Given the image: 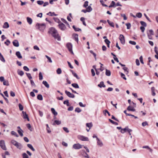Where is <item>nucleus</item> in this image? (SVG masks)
<instances>
[{"label":"nucleus","mask_w":158,"mask_h":158,"mask_svg":"<svg viewBox=\"0 0 158 158\" xmlns=\"http://www.w3.org/2000/svg\"><path fill=\"white\" fill-rule=\"evenodd\" d=\"M50 32L55 38L57 39L58 40H60V37L57 31L54 28H51L50 29Z\"/></svg>","instance_id":"obj_1"},{"label":"nucleus","mask_w":158,"mask_h":158,"mask_svg":"<svg viewBox=\"0 0 158 158\" xmlns=\"http://www.w3.org/2000/svg\"><path fill=\"white\" fill-rule=\"evenodd\" d=\"M45 27L46 25L44 23L40 24L37 23L35 25V27L37 29L42 31H43L45 29Z\"/></svg>","instance_id":"obj_2"},{"label":"nucleus","mask_w":158,"mask_h":158,"mask_svg":"<svg viewBox=\"0 0 158 158\" xmlns=\"http://www.w3.org/2000/svg\"><path fill=\"white\" fill-rule=\"evenodd\" d=\"M66 47L68 49L69 51L73 55L74 53L72 50L73 45L71 43H68L66 44Z\"/></svg>","instance_id":"obj_3"},{"label":"nucleus","mask_w":158,"mask_h":158,"mask_svg":"<svg viewBox=\"0 0 158 158\" xmlns=\"http://www.w3.org/2000/svg\"><path fill=\"white\" fill-rule=\"evenodd\" d=\"M11 143L17 148L21 149V145L19 144L18 142L14 140H12L11 141Z\"/></svg>","instance_id":"obj_4"},{"label":"nucleus","mask_w":158,"mask_h":158,"mask_svg":"<svg viewBox=\"0 0 158 158\" xmlns=\"http://www.w3.org/2000/svg\"><path fill=\"white\" fill-rule=\"evenodd\" d=\"M147 34L148 38L149 39H152V35H154V32L151 29L149 30L148 32H147Z\"/></svg>","instance_id":"obj_5"},{"label":"nucleus","mask_w":158,"mask_h":158,"mask_svg":"<svg viewBox=\"0 0 158 158\" xmlns=\"http://www.w3.org/2000/svg\"><path fill=\"white\" fill-rule=\"evenodd\" d=\"M131 131H132V130L128 129V128L127 127L124 129H122L120 130V132L122 133H124L125 132H126V131H127L130 135H131Z\"/></svg>","instance_id":"obj_6"},{"label":"nucleus","mask_w":158,"mask_h":158,"mask_svg":"<svg viewBox=\"0 0 158 158\" xmlns=\"http://www.w3.org/2000/svg\"><path fill=\"white\" fill-rule=\"evenodd\" d=\"M77 138L78 139L82 141H88L89 140L88 137L83 135H79L78 136Z\"/></svg>","instance_id":"obj_7"},{"label":"nucleus","mask_w":158,"mask_h":158,"mask_svg":"<svg viewBox=\"0 0 158 158\" xmlns=\"http://www.w3.org/2000/svg\"><path fill=\"white\" fill-rule=\"evenodd\" d=\"M0 146L3 150H6V148L5 145V142L3 140H1L0 141Z\"/></svg>","instance_id":"obj_8"},{"label":"nucleus","mask_w":158,"mask_h":158,"mask_svg":"<svg viewBox=\"0 0 158 158\" xmlns=\"http://www.w3.org/2000/svg\"><path fill=\"white\" fill-rule=\"evenodd\" d=\"M83 145H81L79 143L74 144L73 145V148L75 149H78L82 148Z\"/></svg>","instance_id":"obj_9"},{"label":"nucleus","mask_w":158,"mask_h":158,"mask_svg":"<svg viewBox=\"0 0 158 158\" xmlns=\"http://www.w3.org/2000/svg\"><path fill=\"white\" fill-rule=\"evenodd\" d=\"M65 93L67 96L70 98H74L75 97L74 94L70 93L69 92L66 90H65Z\"/></svg>","instance_id":"obj_10"},{"label":"nucleus","mask_w":158,"mask_h":158,"mask_svg":"<svg viewBox=\"0 0 158 158\" xmlns=\"http://www.w3.org/2000/svg\"><path fill=\"white\" fill-rule=\"evenodd\" d=\"M119 39L120 40L121 43L122 44H124L125 43L124 37L123 35H120L119 37Z\"/></svg>","instance_id":"obj_11"},{"label":"nucleus","mask_w":158,"mask_h":158,"mask_svg":"<svg viewBox=\"0 0 158 158\" xmlns=\"http://www.w3.org/2000/svg\"><path fill=\"white\" fill-rule=\"evenodd\" d=\"M59 28L62 30H64L66 28L65 25L62 23H61L58 25Z\"/></svg>","instance_id":"obj_12"},{"label":"nucleus","mask_w":158,"mask_h":158,"mask_svg":"<svg viewBox=\"0 0 158 158\" xmlns=\"http://www.w3.org/2000/svg\"><path fill=\"white\" fill-rule=\"evenodd\" d=\"M86 126L87 127H88L89 128V129H86V131L88 132L89 131V130L91 129V128L93 126V124L91 122L90 123H86Z\"/></svg>","instance_id":"obj_13"},{"label":"nucleus","mask_w":158,"mask_h":158,"mask_svg":"<svg viewBox=\"0 0 158 158\" xmlns=\"http://www.w3.org/2000/svg\"><path fill=\"white\" fill-rule=\"evenodd\" d=\"M23 117L24 119H27L28 121H29V118L28 117V115L27 114L26 112L22 111Z\"/></svg>","instance_id":"obj_14"},{"label":"nucleus","mask_w":158,"mask_h":158,"mask_svg":"<svg viewBox=\"0 0 158 158\" xmlns=\"http://www.w3.org/2000/svg\"><path fill=\"white\" fill-rule=\"evenodd\" d=\"M14 46L16 47H18L19 46V44L18 41L17 40H14L12 42Z\"/></svg>","instance_id":"obj_15"},{"label":"nucleus","mask_w":158,"mask_h":158,"mask_svg":"<svg viewBox=\"0 0 158 158\" xmlns=\"http://www.w3.org/2000/svg\"><path fill=\"white\" fill-rule=\"evenodd\" d=\"M127 110L128 111H135V109H134V107L130 106L127 107Z\"/></svg>","instance_id":"obj_16"},{"label":"nucleus","mask_w":158,"mask_h":158,"mask_svg":"<svg viewBox=\"0 0 158 158\" xmlns=\"http://www.w3.org/2000/svg\"><path fill=\"white\" fill-rule=\"evenodd\" d=\"M16 55L19 59H21L22 58L20 52L19 51H18L16 52Z\"/></svg>","instance_id":"obj_17"},{"label":"nucleus","mask_w":158,"mask_h":158,"mask_svg":"<svg viewBox=\"0 0 158 158\" xmlns=\"http://www.w3.org/2000/svg\"><path fill=\"white\" fill-rule=\"evenodd\" d=\"M61 122L60 121L56 120L54 121V122L53 123V125H55L56 124L59 125L60 124H61Z\"/></svg>","instance_id":"obj_18"},{"label":"nucleus","mask_w":158,"mask_h":158,"mask_svg":"<svg viewBox=\"0 0 158 158\" xmlns=\"http://www.w3.org/2000/svg\"><path fill=\"white\" fill-rule=\"evenodd\" d=\"M98 86L100 88H102V87H105L106 86L104 85L103 81H101L100 84L98 85Z\"/></svg>","instance_id":"obj_19"},{"label":"nucleus","mask_w":158,"mask_h":158,"mask_svg":"<svg viewBox=\"0 0 158 158\" xmlns=\"http://www.w3.org/2000/svg\"><path fill=\"white\" fill-rule=\"evenodd\" d=\"M42 83L47 88H48L49 87V85L46 81H43Z\"/></svg>","instance_id":"obj_20"},{"label":"nucleus","mask_w":158,"mask_h":158,"mask_svg":"<svg viewBox=\"0 0 158 158\" xmlns=\"http://www.w3.org/2000/svg\"><path fill=\"white\" fill-rule=\"evenodd\" d=\"M74 39L77 43L78 41V35L77 34H73Z\"/></svg>","instance_id":"obj_21"},{"label":"nucleus","mask_w":158,"mask_h":158,"mask_svg":"<svg viewBox=\"0 0 158 158\" xmlns=\"http://www.w3.org/2000/svg\"><path fill=\"white\" fill-rule=\"evenodd\" d=\"M9 24L7 22H5L3 26V27L4 28H7L9 27Z\"/></svg>","instance_id":"obj_22"},{"label":"nucleus","mask_w":158,"mask_h":158,"mask_svg":"<svg viewBox=\"0 0 158 158\" xmlns=\"http://www.w3.org/2000/svg\"><path fill=\"white\" fill-rule=\"evenodd\" d=\"M51 111L52 114L55 115L56 116L57 114V113L55 111V110L53 108L51 109Z\"/></svg>","instance_id":"obj_23"},{"label":"nucleus","mask_w":158,"mask_h":158,"mask_svg":"<svg viewBox=\"0 0 158 158\" xmlns=\"http://www.w3.org/2000/svg\"><path fill=\"white\" fill-rule=\"evenodd\" d=\"M151 91H152V95L153 96H155L156 95V93L155 92V88L154 87H152L151 88Z\"/></svg>","instance_id":"obj_24"},{"label":"nucleus","mask_w":158,"mask_h":158,"mask_svg":"<svg viewBox=\"0 0 158 158\" xmlns=\"http://www.w3.org/2000/svg\"><path fill=\"white\" fill-rule=\"evenodd\" d=\"M27 22L29 24H31L32 22V19L29 17H27Z\"/></svg>","instance_id":"obj_25"},{"label":"nucleus","mask_w":158,"mask_h":158,"mask_svg":"<svg viewBox=\"0 0 158 158\" xmlns=\"http://www.w3.org/2000/svg\"><path fill=\"white\" fill-rule=\"evenodd\" d=\"M0 60L3 62H5V60L3 56L2 55L1 53L0 52Z\"/></svg>","instance_id":"obj_26"},{"label":"nucleus","mask_w":158,"mask_h":158,"mask_svg":"<svg viewBox=\"0 0 158 158\" xmlns=\"http://www.w3.org/2000/svg\"><path fill=\"white\" fill-rule=\"evenodd\" d=\"M97 140L98 144L100 147L102 146L103 145V144L98 138H97Z\"/></svg>","instance_id":"obj_27"},{"label":"nucleus","mask_w":158,"mask_h":158,"mask_svg":"<svg viewBox=\"0 0 158 158\" xmlns=\"http://www.w3.org/2000/svg\"><path fill=\"white\" fill-rule=\"evenodd\" d=\"M107 22L108 24L111 26L113 27H114V24L113 22H110L109 20H107Z\"/></svg>","instance_id":"obj_28"},{"label":"nucleus","mask_w":158,"mask_h":158,"mask_svg":"<svg viewBox=\"0 0 158 158\" xmlns=\"http://www.w3.org/2000/svg\"><path fill=\"white\" fill-rule=\"evenodd\" d=\"M3 82L4 85L6 86H9V81L8 80H5Z\"/></svg>","instance_id":"obj_29"},{"label":"nucleus","mask_w":158,"mask_h":158,"mask_svg":"<svg viewBox=\"0 0 158 158\" xmlns=\"http://www.w3.org/2000/svg\"><path fill=\"white\" fill-rule=\"evenodd\" d=\"M27 147L31 149L32 151H35V149L33 148L32 145L31 144H28L27 145Z\"/></svg>","instance_id":"obj_30"},{"label":"nucleus","mask_w":158,"mask_h":158,"mask_svg":"<svg viewBox=\"0 0 158 158\" xmlns=\"http://www.w3.org/2000/svg\"><path fill=\"white\" fill-rule=\"evenodd\" d=\"M85 19L83 17H81L80 19L81 20L83 24L85 26H86V25L85 21Z\"/></svg>","instance_id":"obj_31"},{"label":"nucleus","mask_w":158,"mask_h":158,"mask_svg":"<svg viewBox=\"0 0 158 158\" xmlns=\"http://www.w3.org/2000/svg\"><path fill=\"white\" fill-rule=\"evenodd\" d=\"M106 74L107 76H109L110 75L111 73L110 70L107 69H106Z\"/></svg>","instance_id":"obj_32"},{"label":"nucleus","mask_w":158,"mask_h":158,"mask_svg":"<svg viewBox=\"0 0 158 158\" xmlns=\"http://www.w3.org/2000/svg\"><path fill=\"white\" fill-rule=\"evenodd\" d=\"M115 5V3L114 1H112L111 4L109 6V8H111L114 7Z\"/></svg>","instance_id":"obj_33"},{"label":"nucleus","mask_w":158,"mask_h":158,"mask_svg":"<svg viewBox=\"0 0 158 158\" xmlns=\"http://www.w3.org/2000/svg\"><path fill=\"white\" fill-rule=\"evenodd\" d=\"M72 85L74 88H79V86L78 85L77 83H73L72 84Z\"/></svg>","instance_id":"obj_34"},{"label":"nucleus","mask_w":158,"mask_h":158,"mask_svg":"<svg viewBox=\"0 0 158 158\" xmlns=\"http://www.w3.org/2000/svg\"><path fill=\"white\" fill-rule=\"evenodd\" d=\"M37 98L40 100H42L43 99L42 96L40 94H39L37 96Z\"/></svg>","instance_id":"obj_35"},{"label":"nucleus","mask_w":158,"mask_h":158,"mask_svg":"<svg viewBox=\"0 0 158 158\" xmlns=\"http://www.w3.org/2000/svg\"><path fill=\"white\" fill-rule=\"evenodd\" d=\"M47 15L52 16H56L57 15L54 12L52 13L51 12H49V13L47 14Z\"/></svg>","instance_id":"obj_36"},{"label":"nucleus","mask_w":158,"mask_h":158,"mask_svg":"<svg viewBox=\"0 0 158 158\" xmlns=\"http://www.w3.org/2000/svg\"><path fill=\"white\" fill-rule=\"evenodd\" d=\"M11 134L12 135H14L16 137H18V135H17V133L14 131H12L11 132Z\"/></svg>","instance_id":"obj_37"},{"label":"nucleus","mask_w":158,"mask_h":158,"mask_svg":"<svg viewBox=\"0 0 158 158\" xmlns=\"http://www.w3.org/2000/svg\"><path fill=\"white\" fill-rule=\"evenodd\" d=\"M18 132L21 136H23V131H22V130L21 129H20V130H18Z\"/></svg>","instance_id":"obj_38"},{"label":"nucleus","mask_w":158,"mask_h":158,"mask_svg":"<svg viewBox=\"0 0 158 158\" xmlns=\"http://www.w3.org/2000/svg\"><path fill=\"white\" fill-rule=\"evenodd\" d=\"M63 103L64 104H66L67 106H70L68 100L64 101L63 102Z\"/></svg>","instance_id":"obj_39"},{"label":"nucleus","mask_w":158,"mask_h":158,"mask_svg":"<svg viewBox=\"0 0 158 158\" xmlns=\"http://www.w3.org/2000/svg\"><path fill=\"white\" fill-rule=\"evenodd\" d=\"M73 28L74 29L75 31H79L81 30V29L78 28L76 27L75 26H73Z\"/></svg>","instance_id":"obj_40"},{"label":"nucleus","mask_w":158,"mask_h":158,"mask_svg":"<svg viewBox=\"0 0 158 158\" xmlns=\"http://www.w3.org/2000/svg\"><path fill=\"white\" fill-rule=\"evenodd\" d=\"M92 9L90 6H88L87 8H86V10L87 11V12H90L92 11Z\"/></svg>","instance_id":"obj_41"},{"label":"nucleus","mask_w":158,"mask_h":158,"mask_svg":"<svg viewBox=\"0 0 158 158\" xmlns=\"http://www.w3.org/2000/svg\"><path fill=\"white\" fill-rule=\"evenodd\" d=\"M61 69L60 68H58L56 70V73L58 74H60L61 73Z\"/></svg>","instance_id":"obj_42"},{"label":"nucleus","mask_w":158,"mask_h":158,"mask_svg":"<svg viewBox=\"0 0 158 158\" xmlns=\"http://www.w3.org/2000/svg\"><path fill=\"white\" fill-rule=\"evenodd\" d=\"M109 121L111 123H112L114 124L115 125H118V123L114 121H113L112 120L110 119H109Z\"/></svg>","instance_id":"obj_43"},{"label":"nucleus","mask_w":158,"mask_h":158,"mask_svg":"<svg viewBox=\"0 0 158 158\" xmlns=\"http://www.w3.org/2000/svg\"><path fill=\"white\" fill-rule=\"evenodd\" d=\"M45 57L47 58L48 60V61L50 63H52V61L50 57H49L47 55H45Z\"/></svg>","instance_id":"obj_44"},{"label":"nucleus","mask_w":158,"mask_h":158,"mask_svg":"<svg viewBox=\"0 0 158 158\" xmlns=\"http://www.w3.org/2000/svg\"><path fill=\"white\" fill-rule=\"evenodd\" d=\"M37 2L39 5H42L44 3V2L43 1H38Z\"/></svg>","instance_id":"obj_45"},{"label":"nucleus","mask_w":158,"mask_h":158,"mask_svg":"<svg viewBox=\"0 0 158 158\" xmlns=\"http://www.w3.org/2000/svg\"><path fill=\"white\" fill-rule=\"evenodd\" d=\"M19 110L20 111H22L23 110V106L20 103H19Z\"/></svg>","instance_id":"obj_46"},{"label":"nucleus","mask_w":158,"mask_h":158,"mask_svg":"<svg viewBox=\"0 0 158 158\" xmlns=\"http://www.w3.org/2000/svg\"><path fill=\"white\" fill-rule=\"evenodd\" d=\"M136 16L138 18H140L142 16V14L141 13H138L136 14Z\"/></svg>","instance_id":"obj_47"},{"label":"nucleus","mask_w":158,"mask_h":158,"mask_svg":"<svg viewBox=\"0 0 158 158\" xmlns=\"http://www.w3.org/2000/svg\"><path fill=\"white\" fill-rule=\"evenodd\" d=\"M140 23H141V25L144 27H146L147 26V24L145 22L141 21L140 22Z\"/></svg>","instance_id":"obj_48"},{"label":"nucleus","mask_w":158,"mask_h":158,"mask_svg":"<svg viewBox=\"0 0 158 158\" xmlns=\"http://www.w3.org/2000/svg\"><path fill=\"white\" fill-rule=\"evenodd\" d=\"M75 112L79 113L81 111V110L80 108L77 107L75 109Z\"/></svg>","instance_id":"obj_49"},{"label":"nucleus","mask_w":158,"mask_h":158,"mask_svg":"<svg viewBox=\"0 0 158 158\" xmlns=\"http://www.w3.org/2000/svg\"><path fill=\"white\" fill-rule=\"evenodd\" d=\"M23 158H29L28 155L25 153H24L22 154Z\"/></svg>","instance_id":"obj_50"},{"label":"nucleus","mask_w":158,"mask_h":158,"mask_svg":"<svg viewBox=\"0 0 158 158\" xmlns=\"http://www.w3.org/2000/svg\"><path fill=\"white\" fill-rule=\"evenodd\" d=\"M126 25L127 26V29H129L131 27V24L130 23H127L126 24Z\"/></svg>","instance_id":"obj_51"},{"label":"nucleus","mask_w":158,"mask_h":158,"mask_svg":"<svg viewBox=\"0 0 158 158\" xmlns=\"http://www.w3.org/2000/svg\"><path fill=\"white\" fill-rule=\"evenodd\" d=\"M43 76L41 72H40L39 73V79L40 80H42L43 79Z\"/></svg>","instance_id":"obj_52"},{"label":"nucleus","mask_w":158,"mask_h":158,"mask_svg":"<svg viewBox=\"0 0 158 158\" xmlns=\"http://www.w3.org/2000/svg\"><path fill=\"white\" fill-rule=\"evenodd\" d=\"M18 74L21 76H22L23 75L24 73L23 71L20 70L18 72Z\"/></svg>","instance_id":"obj_53"},{"label":"nucleus","mask_w":158,"mask_h":158,"mask_svg":"<svg viewBox=\"0 0 158 158\" xmlns=\"http://www.w3.org/2000/svg\"><path fill=\"white\" fill-rule=\"evenodd\" d=\"M27 76L28 78L31 80L32 78V77L31 76V74L30 73H26Z\"/></svg>","instance_id":"obj_54"},{"label":"nucleus","mask_w":158,"mask_h":158,"mask_svg":"<svg viewBox=\"0 0 158 158\" xmlns=\"http://www.w3.org/2000/svg\"><path fill=\"white\" fill-rule=\"evenodd\" d=\"M88 1H86L84 4L83 6L85 7H86L88 6Z\"/></svg>","instance_id":"obj_55"},{"label":"nucleus","mask_w":158,"mask_h":158,"mask_svg":"<svg viewBox=\"0 0 158 158\" xmlns=\"http://www.w3.org/2000/svg\"><path fill=\"white\" fill-rule=\"evenodd\" d=\"M54 19L56 22L57 23H59L60 22V20L57 18H54Z\"/></svg>","instance_id":"obj_56"},{"label":"nucleus","mask_w":158,"mask_h":158,"mask_svg":"<svg viewBox=\"0 0 158 158\" xmlns=\"http://www.w3.org/2000/svg\"><path fill=\"white\" fill-rule=\"evenodd\" d=\"M120 75L121 77L123 78V79H124V80H126L127 79L126 77H125V75L123 73H121Z\"/></svg>","instance_id":"obj_57"},{"label":"nucleus","mask_w":158,"mask_h":158,"mask_svg":"<svg viewBox=\"0 0 158 158\" xmlns=\"http://www.w3.org/2000/svg\"><path fill=\"white\" fill-rule=\"evenodd\" d=\"M142 126L143 127H144L146 125H148V123L146 122H144L142 123Z\"/></svg>","instance_id":"obj_58"},{"label":"nucleus","mask_w":158,"mask_h":158,"mask_svg":"<svg viewBox=\"0 0 158 158\" xmlns=\"http://www.w3.org/2000/svg\"><path fill=\"white\" fill-rule=\"evenodd\" d=\"M6 45L8 46L9 45L10 43V41L8 40H6V42H5L4 43Z\"/></svg>","instance_id":"obj_59"},{"label":"nucleus","mask_w":158,"mask_h":158,"mask_svg":"<svg viewBox=\"0 0 158 158\" xmlns=\"http://www.w3.org/2000/svg\"><path fill=\"white\" fill-rule=\"evenodd\" d=\"M73 75L75 77H76L77 79H79V78L78 77V76L77 75L76 73L73 72Z\"/></svg>","instance_id":"obj_60"},{"label":"nucleus","mask_w":158,"mask_h":158,"mask_svg":"<svg viewBox=\"0 0 158 158\" xmlns=\"http://www.w3.org/2000/svg\"><path fill=\"white\" fill-rule=\"evenodd\" d=\"M123 69L124 70L125 72H126V74H127L128 73V71L127 70V68L126 67H124L123 68Z\"/></svg>","instance_id":"obj_61"},{"label":"nucleus","mask_w":158,"mask_h":158,"mask_svg":"<svg viewBox=\"0 0 158 158\" xmlns=\"http://www.w3.org/2000/svg\"><path fill=\"white\" fill-rule=\"evenodd\" d=\"M23 69L24 70L26 71H29V69L26 66H24L23 67Z\"/></svg>","instance_id":"obj_62"},{"label":"nucleus","mask_w":158,"mask_h":158,"mask_svg":"<svg viewBox=\"0 0 158 158\" xmlns=\"http://www.w3.org/2000/svg\"><path fill=\"white\" fill-rule=\"evenodd\" d=\"M129 43L132 45H135L136 44V43L134 41H130L129 42Z\"/></svg>","instance_id":"obj_63"},{"label":"nucleus","mask_w":158,"mask_h":158,"mask_svg":"<svg viewBox=\"0 0 158 158\" xmlns=\"http://www.w3.org/2000/svg\"><path fill=\"white\" fill-rule=\"evenodd\" d=\"M105 42L106 44H108L110 43V41L107 39H106L105 40Z\"/></svg>","instance_id":"obj_64"}]
</instances>
